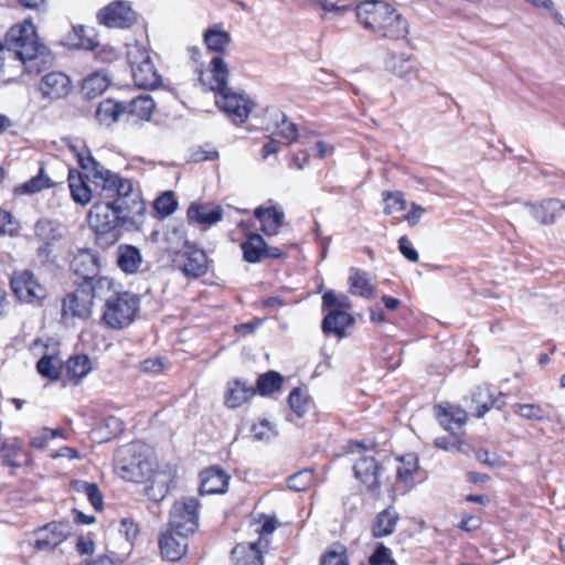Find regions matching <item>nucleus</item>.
I'll use <instances>...</instances> for the list:
<instances>
[{"instance_id": "1", "label": "nucleus", "mask_w": 565, "mask_h": 565, "mask_svg": "<svg viewBox=\"0 0 565 565\" xmlns=\"http://www.w3.org/2000/svg\"><path fill=\"white\" fill-rule=\"evenodd\" d=\"M77 160L87 174L68 171L72 199L81 205L95 200L88 223L96 233V242L105 247L114 245L118 239V227L130 230L142 224L146 204L141 193L130 179L106 169L88 150L78 153Z\"/></svg>"}, {"instance_id": "2", "label": "nucleus", "mask_w": 565, "mask_h": 565, "mask_svg": "<svg viewBox=\"0 0 565 565\" xmlns=\"http://www.w3.org/2000/svg\"><path fill=\"white\" fill-rule=\"evenodd\" d=\"M93 297L103 299L102 320L111 329H122L129 326L139 310V298L129 291H117L114 281L102 277L89 287Z\"/></svg>"}, {"instance_id": "3", "label": "nucleus", "mask_w": 565, "mask_h": 565, "mask_svg": "<svg viewBox=\"0 0 565 565\" xmlns=\"http://www.w3.org/2000/svg\"><path fill=\"white\" fill-rule=\"evenodd\" d=\"M8 51H13L25 65L28 72L36 71L38 60H44L46 47L38 40L35 26L30 21L15 24L6 33L2 41Z\"/></svg>"}, {"instance_id": "4", "label": "nucleus", "mask_w": 565, "mask_h": 565, "mask_svg": "<svg viewBox=\"0 0 565 565\" xmlns=\"http://www.w3.org/2000/svg\"><path fill=\"white\" fill-rule=\"evenodd\" d=\"M157 465V460L146 454L145 446L139 443L121 447L115 458V468L118 476L135 483L146 482Z\"/></svg>"}, {"instance_id": "5", "label": "nucleus", "mask_w": 565, "mask_h": 565, "mask_svg": "<svg viewBox=\"0 0 565 565\" xmlns=\"http://www.w3.org/2000/svg\"><path fill=\"white\" fill-rule=\"evenodd\" d=\"M172 238L178 239L183 243V250H178L172 246L167 248V252L170 255H173L174 264L183 271V274L188 277H200L203 276L207 270V259L206 255L203 250L192 248L188 245L186 241H183V237L180 236L177 232L172 234L168 239Z\"/></svg>"}, {"instance_id": "6", "label": "nucleus", "mask_w": 565, "mask_h": 565, "mask_svg": "<svg viewBox=\"0 0 565 565\" xmlns=\"http://www.w3.org/2000/svg\"><path fill=\"white\" fill-rule=\"evenodd\" d=\"M199 501L195 498H182L170 510L169 525L177 534H191L199 527Z\"/></svg>"}, {"instance_id": "7", "label": "nucleus", "mask_w": 565, "mask_h": 565, "mask_svg": "<svg viewBox=\"0 0 565 565\" xmlns=\"http://www.w3.org/2000/svg\"><path fill=\"white\" fill-rule=\"evenodd\" d=\"M10 286L15 297L25 303L40 305L47 296L45 287L29 269L13 271Z\"/></svg>"}, {"instance_id": "8", "label": "nucleus", "mask_w": 565, "mask_h": 565, "mask_svg": "<svg viewBox=\"0 0 565 565\" xmlns=\"http://www.w3.org/2000/svg\"><path fill=\"white\" fill-rule=\"evenodd\" d=\"M137 13L131 3L126 0H116L97 12V20L107 28L128 29L137 22Z\"/></svg>"}, {"instance_id": "9", "label": "nucleus", "mask_w": 565, "mask_h": 565, "mask_svg": "<svg viewBox=\"0 0 565 565\" xmlns=\"http://www.w3.org/2000/svg\"><path fill=\"white\" fill-rule=\"evenodd\" d=\"M216 106L235 124H243L254 106V103L242 93L228 88L215 95Z\"/></svg>"}, {"instance_id": "10", "label": "nucleus", "mask_w": 565, "mask_h": 565, "mask_svg": "<svg viewBox=\"0 0 565 565\" xmlns=\"http://www.w3.org/2000/svg\"><path fill=\"white\" fill-rule=\"evenodd\" d=\"M177 470L170 465L159 466L151 472L148 483L145 488V494L153 502H161L164 500L170 491L171 484L174 482Z\"/></svg>"}, {"instance_id": "11", "label": "nucleus", "mask_w": 565, "mask_h": 565, "mask_svg": "<svg viewBox=\"0 0 565 565\" xmlns=\"http://www.w3.org/2000/svg\"><path fill=\"white\" fill-rule=\"evenodd\" d=\"M72 534V524L53 521L35 531L34 547L39 551H53Z\"/></svg>"}, {"instance_id": "12", "label": "nucleus", "mask_w": 565, "mask_h": 565, "mask_svg": "<svg viewBox=\"0 0 565 565\" xmlns=\"http://www.w3.org/2000/svg\"><path fill=\"white\" fill-rule=\"evenodd\" d=\"M355 478L365 486L366 490L374 493L380 490V475L382 466L376 458L364 449L353 465Z\"/></svg>"}, {"instance_id": "13", "label": "nucleus", "mask_w": 565, "mask_h": 565, "mask_svg": "<svg viewBox=\"0 0 565 565\" xmlns=\"http://www.w3.org/2000/svg\"><path fill=\"white\" fill-rule=\"evenodd\" d=\"M99 267V257L95 252L90 249L78 250L71 263V268L73 269L74 274L83 279V282H81L78 286L87 288H89L95 284L96 280L100 278L97 277Z\"/></svg>"}, {"instance_id": "14", "label": "nucleus", "mask_w": 565, "mask_h": 565, "mask_svg": "<svg viewBox=\"0 0 565 565\" xmlns=\"http://www.w3.org/2000/svg\"><path fill=\"white\" fill-rule=\"evenodd\" d=\"M98 297H93V292L87 287L78 286V288L68 294L63 300L62 313L63 317H76L87 319L92 313L93 300Z\"/></svg>"}, {"instance_id": "15", "label": "nucleus", "mask_w": 565, "mask_h": 565, "mask_svg": "<svg viewBox=\"0 0 565 565\" xmlns=\"http://www.w3.org/2000/svg\"><path fill=\"white\" fill-rule=\"evenodd\" d=\"M391 8L387 2L382 0H366L356 6V18L366 30L375 32L385 20L386 14L390 13Z\"/></svg>"}, {"instance_id": "16", "label": "nucleus", "mask_w": 565, "mask_h": 565, "mask_svg": "<svg viewBox=\"0 0 565 565\" xmlns=\"http://www.w3.org/2000/svg\"><path fill=\"white\" fill-rule=\"evenodd\" d=\"M228 75L226 62L221 56H214L210 62L209 70L200 72V82L216 95L230 88L227 86Z\"/></svg>"}, {"instance_id": "17", "label": "nucleus", "mask_w": 565, "mask_h": 565, "mask_svg": "<svg viewBox=\"0 0 565 565\" xmlns=\"http://www.w3.org/2000/svg\"><path fill=\"white\" fill-rule=\"evenodd\" d=\"M418 458L415 454L403 456L396 468V482L392 491L405 494L415 486V476L418 471Z\"/></svg>"}, {"instance_id": "18", "label": "nucleus", "mask_w": 565, "mask_h": 565, "mask_svg": "<svg viewBox=\"0 0 565 565\" xmlns=\"http://www.w3.org/2000/svg\"><path fill=\"white\" fill-rule=\"evenodd\" d=\"M525 211L542 225H551L565 212V202L556 199L544 200L537 204L529 203Z\"/></svg>"}, {"instance_id": "19", "label": "nucleus", "mask_w": 565, "mask_h": 565, "mask_svg": "<svg viewBox=\"0 0 565 565\" xmlns=\"http://www.w3.org/2000/svg\"><path fill=\"white\" fill-rule=\"evenodd\" d=\"M71 81L62 72H51L44 75L40 83V92L43 98L60 99L71 92Z\"/></svg>"}, {"instance_id": "20", "label": "nucleus", "mask_w": 565, "mask_h": 565, "mask_svg": "<svg viewBox=\"0 0 565 565\" xmlns=\"http://www.w3.org/2000/svg\"><path fill=\"white\" fill-rule=\"evenodd\" d=\"M409 32V25L406 19L394 8H391L385 20L379 25L374 33H379L384 39L402 40L406 39Z\"/></svg>"}, {"instance_id": "21", "label": "nucleus", "mask_w": 565, "mask_h": 565, "mask_svg": "<svg viewBox=\"0 0 565 565\" xmlns=\"http://www.w3.org/2000/svg\"><path fill=\"white\" fill-rule=\"evenodd\" d=\"M200 493H224L228 486L230 476L221 468L213 466L200 473Z\"/></svg>"}, {"instance_id": "22", "label": "nucleus", "mask_w": 565, "mask_h": 565, "mask_svg": "<svg viewBox=\"0 0 565 565\" xmlns=\"http://www.w3.org/2000/svg\"><path fill=\"white\" fill-rule=\"evenodd\" d=\"M188 534H177L169 530L163 532L159 537V547L164 558L169 561L180 559L186 552Z\"/></svg>"}, {"instance_id": "23", "label": "nucleus", "mask_w": 565, "mask_h": 565, "mask_svg": "<svg viewBox=\"0 0 565 565\" xmlns=\"http://www.w3.org/2000/svg\"><path fill=\"white\" fill-rule=\"evenodd\" d=\"M254 216L260 222V230L267 236L277 235L284 225L285 213L274 205L257 207Z\"/></svg>"}, {"instance_id": "24", "label": "nucleus", "mask_w": 565, "mask_h": 565, "mask_svg": "<svg viewBox=\"0 0 565 565\" xmlns=\"http://www.w3.org/2000/svg\"><path fill=\"white\" fill-rule=\"evenodd\" d=\"M513 412L519 415L521 418L526 420H548L554 423L556 426H559L561 429L565 428V424L562 417L557 414H551L545 411L544 406L540 404H514L512 406Z\"/></svg>"}, {"instance_id": "25", "label": "nucleus", "mask_w": 565, "mask_h": 565, "mask_svg": "<svg viewBox=\"0 0 565 565\" xmlns=\"http://www.w3.org/2000/svg\"><path fill=\"white\" fill-rule=\"evenodd\" d=\"M223 209L220 205L205 203H192L188 209L190 221L205 226H211L222 220Z\"/></svg>"}, {"instance_id": "26", "label": "nucleus", "mask_w": 565, "mask_h": 565, "mask_svg": "<svg viewBox=\"0 0 565 565\" xmlns=\"http://www.w3.org/2000/svg\"><path fill=\"white\" fill-rule=\"evenodd\" d=\"M435 415L446 430H451L452 424L462 427L468 419V414L463 408L449 403L437 405Z\"/></svg>"}, {"instance_id": "27", "label": "nucleus", "mask_w": 565, "mask_h": 565, "mask_svg": "<svg viewBox=\"0 0 565 565\" xmlns=\"http://www.w3.org/2000/svg\"><path fill=\"white\" fill-rule=\"evenodd\" d=\"M126 111L127 106L124 103H117L108 98L98 104L94 117L99 126L108 128L117 122Z\"/></svg>"}, {"instance_id": "28", "label": "nucleus", "mask_w": 565, "mask_h": 565, "mask_svg": "<svg viewBox=\"0 0 565 565\" xmlns=\"http://www.w3.org/2000/svg\"><path fill=\"white\" fill-rule=\"evenodd\" d=\"M354 323L353 317L343 310L332 309L326 315L322 321V331L324 333H334L342 338L345 328Z\"/></svg>"}, {"instance_id": "29", "label": "nucleus", "mask_w": 565, "mask_h": 565, "mask_svg": "<svg viewBox=\"0 0 565 565\" xmlns=\"http://www.w3.org/2000/svg\"><path fill=\"white\" fill-rule=\"evenodd\" d=\"M117 265L126 274H135L142 264L140 250L132 245H120L117 248Z\"/></svg>"}, {"instance_id": "30", "label": "nucleus", "mask_w": 565, "mask_h": 565, "mask_svg": "<svg viewBox=\"0 0 565 565\" xmlns=\"http://www.w3.org/2000/svg\"><path fill=\"white\" fill-rule=\"evenodd\" d=\"M256 394L253 385L243 381H234L228 384L225 395V404L230 408H236L246 403Z\"/></svg>"}, {"instance_id": "31", "label": "nucleus", "mask_w": 565, "mask_h": 565, "mask_svg": "<svg viewBox=\"0 0 565 565\" xmlns=\"http://www.w3.org/2000/svg\"><path fill=\"white\" fill-rule=\"evenodd\" d=\"M131 74L135 84L140 88L153 89L161 84V76L158 74L151 60L134 68Z\"/></svg>"}, {"instance_id": "32", "label": "nucleus", "mask_w": 565, "mask_h": 565, "mask_svg": "<svg viewBox=\"0 0 565 565\" xmlns=\"http://www.w3.org/2000/svg\"><path fill=\"white\" fill-rule=\"evenodd\" d=\"M34 236L41 243L53 245L62 238L63 234L61 225L56 221L40 218L34 224Z\"/></svg>"}, {"instance_id": "33", "label": "nucleus", "mask_w": 565, "mask_h": 565, "mask_svg": "<svg viewBox=\"0 0 565 565\" xmlns=\"http://www.w3.org/2000/svg\"><path fill=\"white\" fill-rule=\"evenodd\" d=\"M232 555L236 558L235 565H264L259 542L237 544L232 550Z\"/></svg>"}, {"instance_id": "34", "label": "nucleus", "mask_w": 565, "mask_h": 565, "mask_svg": "<svg viewBox=\"0 0 565 565\" xmlns=\"http://www.w3.org/2000/svg\"><path fill=\"white\" fill-rule=\"evenodd\" d=\"M271 117L274 119L271 134L281 138L286 145L294 142L298 137L296 124L291 122L281 111H275Z\"/></svg>"}, {"instance_id": "35", "label": "nucleus", "mask_w": 565, "mask_h": 565, "mask_svg": "<svg viewBox=\"0 0 565 565\" xmlns=\"http://www.w3.org/2000/svg\"><path fill=\"white\" fill-rule=\"evenodd\" d=\"M397 521V512L392 508L385 509L384 511L380 512L374 520L372 526L373 535L375 537H383L392 534Z\"/></svg>"}, {"instance_id": "36", "label": "nucleus", "mask_w": 565, "mask_h": 565, "mask_svg": "<svg viewBox=\"0 0 565 565\" xmlns=\"http://www.w3.org/2000/svg\"><path fill=\"white\" fill-rule=\"evenodd\" d=\"M241 247L243 258L248 263H258L264 258L265 241L257 233H249Z\"/></svg>"}, {"instance_id": "37", "label": "nucleus", "mask_w": 565, "mask_h": 565, "mask_svg": "<svg viewBox=\"0 0 565 565\" xmlns=\"http://www.w3.org/2000/svg\"><path fill=\"white\" fill-rule=\"evenodd\" d=\"M386 67L397 77L411 82L418 76V70L411 63L407 56H392L386 62Z\"/></svg>"}, {"instance_id": "38", "label": "nucleus", "mask_w": 565, "mask_h": 565, "mask_svg": "<svg viewBox=\"0 0 565 565\" xmlns=\"http://www.w3.org/2000/svg\"><path fill=\"white\" fill-rule=\"evenodd\" d=\"M203 41L210 51L222 53L231 43L232 39L228 32L213 26L204 32Z\"/></svg>"}, {"instance_id": "39", "label": "nucleus", "mask_w": 565, "mask_h": 565, "mask_svg": "<svg viewBox=\"0 0 565 565\" xmlns=\"http://www.w3.org/2000/svg\"><path fill=\"white\" fill-rule=\"evenodd\" d=\"M110 78L104 72H96L84 79L83 92L87 98L102 95L109 86Z\"/></svg>"}, {"instance_id": "40", "label": "nucleus", "mask_w": 565, "mask_h": 565, "mask_svg": "<svg viewBox=\"0 0 565 565\" xmlns=\"http://www.w3.org/2000/svg\"><path fill=\"white\" fill-rule=\"evenodd\" d=\"M55 182L51 180L46 174L45 169L42 167L35 177L18 186L17 192L20 194H34L44 189L53 188Z\"/></svg>"}, {"instance_id": "41", "label": "nucleus", "mask_w": 565, "mask_h": 565, "mask_svg": "<svg viewBox=\"0 0 565 565\" xmlns=\"http://www.w3.org/2000/svg\"><path fill=\"white\" fill-rule=\"evenodd\" d=\"M22 454V444L19 439L0 440V457L7 466L19 468L22 462L18 460Z\"/></svg>"}, {"instance_id": "42", "label": "nucleus", "mask_w": 565, "mask_h": 565, "mask_svg": "<svg viewBox=\"0 0 565 565\" xmlns=\"http://www.w3.org/2000/svg\"><path fill=\"white\" fill-rule=\"evenodd\" d=\"M472 401L478 405L477 417L483 416L493 407L501 408V405L498 404L499 398H494L490 388L487 386L477 387L472 393Z\"/></svg>"}, {"instance_id": "43", "label": "nucleus", "mask_w": 565, "mask_h": 565, "mask_svg": "<svg viewBox=\"0 0 565 565\" xmlns=\"http://www.w3.org/2000/svg\"><path fill=\"white\" fill-rule=\"evenodd\" d=\"M127 106V111L137 116L140 119H149L153 109L154 102L149 95H139L129 103H124Z\"/></svg>"}, {"instance_id": "44", "label": "nucleus", "mask_w": 565, "mask_h": 565, "mask_svg": "<svg viewBox=\"0 0 565 565\" xmlns=\"http://www.w3.org/2000/svg\"><path fill=\"white\" fill-rule=\"evenodd\" d=\"M350 292L355 296L369 298L373 295V287L371 286L367 276L360 269H351L349 277Z\"/></svg>"}, {"instance_id": "45", "label": "nucleus", "mask_w": 565, "mask_h": 565, "mask_svg": "<svg viewBox=\"0 0 565 565\" xmlns=\"http://www.w3.org/2000/svg\"><path fill=\"white\" fill-rule=\"evenodd\" d=\"M92 370V363L86 355H75L70 358L66 363V372L68 377L76 381L85 377Z\"/></svg>"}, {"instance_id": "46", "label": "nucleus", "mask_w": 565, "mask_h": 565, "mask_svg": "<svg viewBox=\"0 0 565 565\" xmlns=\"http://www.w3.org/2000/svg\"><path fill=\"white\" fill-rule=\"evenodd\" d=\"M72 487L77 493L85 494L96 510H100L103 508V495L96 483L76 480L72 483Z\"/></svg>"}, {"instance_id": "47", "label": "nucleus", "mask_w": 565, "mask_h": 565, "mask_svg": "<svg viewBox=\"0 0 565 565\" xmlns=\"http://www.w3.org/2000/svg\"><path fill=\"white\" fill-rule=\"evenodd\" d=\"M73 44L79 49L94 50L98 43L95 40L94 29L84 25L73 26Z\"/></svg>"}, {"instance_id": "48", "label": "nucleus", "mask_w": 565, "mask_h": 565, "mask_svg": "<svg viewBox=\"0 0 565 565\" xmlns=\"http://www.w3.org/2000/svg\"><path fill=\"white\" fill-rule=\"evenodd\" d=\"M320 565H349L347 547L341 543L332 544L322 555Z\"/></svg>"}, {"instance_id": "49", "label": "nucleus", "mask_w": 565, "mask_h": 565, "mask_svg": "<svg viewBox=\"0 0 565 565\" xmlns=\"http://www.w3.org/2000/svg\"><path fill=\"white\" fill-rule=\"evenodd\" d=\"M282 377L275 371L262 374L257 380V392L260 395H268L278 391L281 386Z\"/></svg>"}, {"instance_id": "50", "label": "nucleus", "mask_w": 565, "mask_h": 565, "mask_svg": "<svg viewBox=\"0 0 565 565\" xmlns=\"http://www.w3.org/2000/svg\"><path fill=\"white\" fill-rule=\"evenodd\" d=\"M62 362L53 355H44L36 363L38 372L50 380L58 379Z\"/></svg>"}, {"instance_id": "51", "label": "nucleus", "mask_w": 565, "mask_h": 565, "mask_svg": "<svg viewBox=\"0 0 565 565\" xmlns=\"http://www.w3.org/2000/svg\"><path fill=\"white\" fill-rule=\"evenodd\" d=\"M127 58L131 71L151 60L148 50L139 42L127 45Z\"/></svg>"}, {"instance_id": "52", "label": "nucleus", "mask_w": 565, "mask_h": 565, "mask_svg": "<svg viewBox=\"0 0 565 565\" xmlns=\"http://www.w3.org/2000/svg\"><path fill=\"white\" fill-rule=\"evenodd\" d=\"M178 206L173 192L167 191L158 196L153 202V209L162 217L172 214Z\"/></svg>"}, {"instance_id": "53", "label": "nucleus", "mask_w": 565, "mask_h": 565, "mask_svg": "<svg viewBox=\"0 0 565 565\" xmlns=\"http://www.w3.org/2000/svg\"><path fill=\"white\" fill-rule=\"evenodd\" d=\"M252 437L257 441H269L277 435V430L274 424L263 419L252 426Z\"/></svg>"}, {"instance_id": "54", "label": "nucleus", "mask_w": 565, "mask_h": 565, "mask_svg": "<svg viewBox=\"0 0 565 565\" xmlns=\"http://www.w3.org/2000/svg\"><path fill=\"white\" fill-rule=\"evenodd\" d=\"M313 483V471L310 469L301 470L288 479V487L294 491H306Z\"/></svg>"}, {"instance_id": "55", "label": "nucleus", "mask_w": 565, "mask_h": 565, "mask_svg": "<svg viewBox=\"0 0 565 565\" xmlns=\"http://www.w3.org/2000/svg\"><path fill=\"white\" fill-rule=\"evenodd\" d=\"M322 305L323 307L338 310L350 309L351 308V301L348 296L345 295H338L332 290L327 291L322 297Z\"/></svg>"}, {"instance_id": "56", "label": "nucleus", "mask_w": 565, "mask_h": 565, "mask_svg": "<svg viewBox=\"0 0 565 565\" xmlns=\"http://www.w3.org/2000/svg\"><path fill=\"white\" fill-rule=\"evenodd\" d=\"M383 199L386 202L384 213L391 215L396 211H403L406 207V201L402 192H390L383 193Z\"/></svg>"}, {"instance_id": "57", "label": "nucleus", "mask_w": 565, "mask_h": 565, "mask_svg": "<svg viewBox=\"0 0 565 565\" xmlns=\"http://www.w3.org/2000/svg\"><path fill=\"white\" fill-rule=\"evenodd\" d=\"M288 403L298 416H302L308 408L309 401L303 391L295 388L289 394Z\"/></svg>"}, {"instance_id": "58", "label": "nucleus", "mask_w": 565, "mask_h": 565, "mask_svg": "<svg viewBox=\"0 0 565 565\" xmlns=\"http://www.w3.org/2000/svg\"><path fill=\"white\" fill-rule=\"evenodd\" d=\"M434 444L436 447L447 450V451H450V450H457V451H461V452L465 451L462 449V445H463L462 440L457 435H454V434L448 437L436 438Z\"/></svg>"}, {"instance_id": "59", "label": "nucleus", "mask_w": 565, "mask_h": 565, "mask_svg": "<svg viewBox=\"0 0 565 565\" xmlns=\"http://www.w3.org/2000/svg\"><path fill=\"white\" fill-rule=\"evenodd\" d=\"M18 232V224L14 222L13 216L4 211L0 210V235H14Z\"/></svg>"}, {"instance_id": "60", "label": "nucleus", "mask_w": 565, "mask_h": 565, "mask_svg": "<svg viewBox=\"0 0 565 565\" xmlns=\"http://www.w3.org/2000/svg\"><path fill=\"white\" fill-rule=\"evenodd\" d=\"M370 565H395L390 548L383 545L379 546L370 557Z\"/></svg>"}, {"instance_id": "61", "label": "nucleus", "mask_w": 565, "mask_h": 565, "mask_svg": "<svg viewBox=\"0 0 565 565\" xmlns=\"http://www.w3.org/2000/svg\"><path fill=\"white\" fill-rule=\"evenodd\" d=\"M398 249L407 260L412 263L418 262V253L407 236L404 235L398 238Z\"/></svg>"}, {"instance_id": "62", "label": "nucleus", "mask_w": 565, "mask_h": 565, "mask_svg": "<svg viewBox=\"0 0 565 565\" xmlns=\"http://www.w3.org/2000/svg\"><path fill=\"white\" fill-rule=\"evenodd\" d=\"M119 532L125 535L127 541H132L138 535V525L129 519H122L120 521Z\"/></svg>"}, {"instance_id": "63", "label": "nucleus", "mask_w": 565, "mask_h": 565, "mask_svg": "<svg viewBox=\"0 0 565 565\" xmlns=\"http://www.w3.org/2000/svg\"><path fill=\"white\" fill-rule=\"evenodd\" d=\"M425 213L426 210L422 205L413 202L411 204V211L405 215V220L409 226H415Z\"/></svg>"}, {"instance_id": "64", "label": "nucleus", "mask_w": 565, "mask_h": 565, "mask_svg": "<svg viewBox=\"0 0 565 565\" xmlns=\"http://www.w3.org/2000/svg\"><path fill=\"white\" fill-rule=\"evenodd\" d=\"M76 551L79 555H90L94 553V542L90 539L81 536L76 543Z\"/></svg>"}]
</instances>
